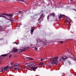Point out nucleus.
Segmentation results:
<instances>
[{"label":"nucleus","mask_w":76,"mask_h":76,"mask_svg":"<svg viewBox=\"0 0 76 76\" xmlns=\"http://www.w3.org/2000/svg\"><path fill=\"white\" fill-rule=\"evenodd\" d=\"M44 3H45V2H44V0H41L39 1L38 2L36 1L34 2V7L35 9H37V4L38 5H40L39 6H43L42 4H43Z\"/></svg>","instance_id":"f257e3e1"},{"label":"nucleus","mask_w":76,"mask_h":76,"mask_svg":"<svg viewBox=\"0 0 76 76\" xmlns=\"http://www.w3.org/2000/svg\"><path fill=\"white\" fill-rule=\"evenodd\" d=\"M44 12L43 11H41V12L40 13V14H41L40 18L38 19V20L39 22L37 23V25H39L41 23V22L43 20V18H44L45 16V15L43 13Z\"/></svg>","instance_id":"f03ea898"},{"label":"nucleus","mask_w":76,"mask_h":76,"mask_svg":"<svg viewBox=\"0 0 76 76\" xmlns=\"http://www.w3.org/2000/svg\"><path fill=\"white\" fill-rule=\"evenodd\" d=\"M11 68H13L12 66H7L5 67H2L1 68V72H4L6 71L7 69H10Z\"/></svg>","instance_id":"7ed1b4c3"},{"label":"nucleus","mask_w":76,"mask_h":76,"mask_svg":"<svg viewBox=\"0 0 76 76\" xmlns=\"http://www.w3.org/2000/svg\"><path fill=\"white\" fill-rule=\"evenodd\" d=\"M34 66H35V65L33 64H31L27 66L28 67L31 68L32 70H36L37 69L38 67H34Z\"/></svg>","instance_id":"20e7f679"},{"label":"nucleus","mask_w":76,"mask_h":76,"mask_svg":"<svg viewBox=\"0 0 76 76\" xmlns=\"http://www.w3.org/2000/svg\"><path fill=\"white\" fill-rule=\"evenodd\" d=\"M68 57H67L66 56H64L61 57V59L59 60L61 62H63V61H64L65 60H66V59H67L68 58Z\"/></svg>","instance_id":"39448f33"},{"label":"nucleus","mask_w":76,"mask_h":76,"mask_svg":"<svg viewBox=\"0 0 76 76\" xmlns=\"http://www.w3.org/2000/svg\"><path fill=\"white\" fill-rule=\"evenodd\" d=\"M37 42H40V43H43L44 45H47V43H45V42H44L42 40H41L39 39H38L37 40Z\"/></svg>","instance_id":"423d86ee"},{"label":"nucleus","mask_w":76,"mask_h":76,"mask_svg":"<svg viewBox=\"0 0 76 76\" xmlns=\"http://www.w3.org/2000/svg\"><path fill=\"white\" fill-rule=\"evenodd\" d=\"M7 27L6 26H2L1 27L0 26V31H4V29H6Z\"/></svg>","instance_id":"0eeeda50"},{"label":"nucleus","mask_w":76,"mask_h":76,"mask_svg":"<svg viewBox=\"0 0 76 76\" xmlns=\"http://www.w3.org/2000/svg\"><path fill=\"white\" fill-rule=\"evenodd\" d=\"M69 54H70V55L69 56V55L68 56L69 57H70V58L71 59H72V60H73L74 61H75V60H76L75 57H72V56H73L72 54H71V53H70Z\"/></svg>","instance_id":"6e6552de"},{"label":"nucleus","mask_w":76,"mask_h":76,"mask_svg":"<svg viewBox=\"0 0 76 76\" xmlns=\"http://www.w3.org/2000/svg\"><path fill=\"white\" fill-rule=\"evenodd\" d=\"M55 15V14L54 13H50L49 14V15H48L47 16V19L48 21H49V20H48L49 19V17H50V16H53V17H54V15Z\"/></svg>","instance_id":"1a4fd4ad"},{"label":"nucleus","mask_w":76,"mask_h":76,"mask_svg":"<svg viewBox=\"0 0 76 76\" xmlns=\"http://www.w3.org/2000/svg\"><path fill=\"white\" fill-rule=\"evenodd\" d=\"M58 59V57H56L55 58H53L51 59V60L52 61H57V60Z\"/></svg>","instance_id":"9d476101"},{"label":"nucleus","mask_w":76,"mask_h":76,"mask_svg":"<svg viewBox=\"0 0 76 76\" xmlns=\"http://www.w3.org/2000/svg\"><path fill=\"white\" fill-rule=\"evenodd\" d=\"M18 16V20H22V15H20Z\"/></svg>","instance_id":"9b49d317"},{"label":"nucleus","mask_w":76,"mask_h":76,"mask_svg":"<svg viewBox=\"0 0 76 76\" xmlns=\"http://www.w3.org/2000/svg\"><path fill=\"white\" fill-rule=\"evenodd\" d=\"M31 35H32L33 34L32 33H33V32H34V27H31Z\"/></svg>","instance_id":"f8f14e48"},{"label":"nucleus","mask_w":76,"mask_h":76,"mask_svg":"<svg viewBox=\"0 0 76 76\" xmlns=\"http://www.w3.org/2000/svg\"><path fill=\"white\" fill-rule=\"evenodd\" d=\"M25 50H26V49L25 48H22V49H20L19 51V52L20 53H21L23 51H25Z\"/></svg>","instance_id":"ddd939ff"},{"label":"nucleus","mask_w":76,"mask_h":76,"mask_svg":"<svg viewBox=\"0 0 76 76\" xmlns=\"http://www.w3.org/2000/svg\"><path fill=\"white\" fill-rule=\"evenodd\" d=\"M58 62V61H53L51 62V64H57V63Z\"/></svg>","instance_id":"4468645a"},{"label":"nucleus","mask_w":76,"mask_h":76,"mask_svg":"<svg viewBox=\"0 0 76 76\" xmlns=\"http://www.w3.org/2000/svg\"><path fill=\"white\" fill-rule=\"evenodd\" d=\"M1 17L3 18H5V19H7V17H6V16H4V15H0V18H1Z\"/></svg>","instance_id":"2eb2a0df"},{"label":"nucleus","mask_w":76,"mask_h":76,"mask_svg":"<svg viewBox=\"0 0 76 76\" xmlns=\"http://www.w3.org/2000/svg\"><path fill=\"white\" fill-rule=\"evenodd\" d=\"M13 14L12 13L10 14H7V16H9L10 17H12L13 16Z\"/></svg>","instance_id":"dca6fc26"},{"label":"nucleus","mask_w":76,"mask_h":76,"mask_svg":"<svg viewBox=\"0 0 76 76\" xmlns=\"http://www.w3.org/2000/svg\"><path fill=\"white\" fill-rule=\"evenodd\" d=\"M21 12H22L21 11H19L18 12H15V13L16 15H19L20 13H21Z\"/></svg>","instance_id":"f3484780"},{"label":"nucleus","mask_w":76,"mask_h":76,"mask_svg":"<svg viewBox=\"0 0 76 76\" xmlns=\"http://www.w3.org/2000/svg\"><path fill=\"white\" fill-rule=\"evenodd\" d=\"M14 66L15 67H17V68H19V65L18 64H15Z\"/></svg>","instance_id":"a211bd4d"},{"label":"nucleus","mask_w":76,"mask_h":76,"mask_svg":"<svg viewBox=\"0 0 76 76\" xmlns=\"http://www.w3.org/2000/svg\"><path fill=\"white\" fill-rule=\"evenodd\" d=\"M18 49H14L13 50V52L14 53H16V52H18Z\"/></svg>","instance_id":"6ab92c4d"},{"label":"nucleus","mask_w":76,"mask_h":76,"mask_svg":"<svg viewBox=\"0 0 76 76\" xmlns=\"http://www.w3.org/2000/svg\"><path fill=\"white\" fill-rule=\"evenodd\" d=\"M65 16L64 15H61L59 16V19H61L63 18V16Z\"/></svg>","instance_id":"aec40b11"},{"label":"nucleus","mask_w":76,"mask_h":76,"mask_svg":"<svg viewBox=\"0 0 76 76\" xmlns=\"http://www.w3.org/2000/svg\"><path fill=\"white\" fill-rule=\"evenodd\" d=\"M9 19L11 21V22H12V21H13V18H12L11 17H9Z\"/></svg>","instance_id":"412c9836"},{"label":"nucleus","mask_w":76,"mask_h":76,"mask_svg":"<svg viewBox=\"0 0 76 76\" xmlns=\"http://www.w3.org/2000/svg\"><path fill=\"white\" fill-rule=\"evenodd\" d=\"M1 56L2 57H5L6 56H7V54H4L3 55H1Z\"/></svg>","instance_id":"4be33fe9"},{"label":"nucleus","mask_w":76,"mask_h":76,"mask_svg":"<svg viewBox=\"0 0 76 76\" xmlns=\"http://www.w3.org/2000/svg\"><path fill=\"white\" fill-rule=\"evenodd\" d=\"M0 15H5V16H7V14H1L0 13Z\"/></svg>","instance_id":"5701e85b"},{"label":"nucleus","mask_w":76,"mask_h":76,"mask_svg":"<svg viewBox=\"0 0 76 76\" xmlns=\"http://www.w3.org/2000/svg\"><path fill=\"white\" fill-rule=\"evenodd\" d=\"M69 20L67 19H66V23H68L69 22Z\"/></svg>","instance_id":"b1692460"},{"label":"nucleus","mask_w":76,"mask_h":76,"mask_svg":"<svg viewBox=\"0 0 76 76\" xmlns=\"http://www.w3.org/2000/svg\"><path fill=\"white\" fill-rule=\"evenodd\" d=\"M44 64V63L43 62H41L39 64V65L40 66V65H43Z\"/></svg>","instance_id":"393cba45"},{"label":"nucleus","mask_w":76,"mask_h":76,"mask_svg":"<svg viewBox=\"0 0 76 76\" xmlns=\"http://www.w3.org/2000/svg\"><path fill=\"white\" fill-rule=\"evenodd\" d=\"M19 69V68H15V70H18Z\"/></svg>","instance_id":"a878e982"},{"label":"nucleus","mask_w":76,"mask_h":76,"mask_svg":"<svg viewBox=\"0 0 76 76\" xmlns=\"http://www.w3.org/2000/svg\"><path fill=\"white\" fill-rule=\"evenodd\" d=\"M31 18H32V20L31 19L30 20L31 21H32V19H33V18L34 17V15H33V17H31Z\"/></svg>","instance_id":"bb28decb"},{"label":"nucleus","mask_w":76,"mask_h":76,"mask_svg":"<svg viewBox=\"0 0 76 76\" xmlns=\"http://www.w3.org/2000/svg\"><path fill=\"white\" fill-rule=\"evenodd\" d=\"M19 1H22V2H25L24 0H20Z\"/></svg>","instance_id":"cd10ccee"},{"label":"nucleus","mask_w":76,"mask_h":76,"mask_svg":"<svg viewBox=\"0 0 76 76\" xmlns=\"http://www.w3.org/2000/svg\"><path fill=\"white\" fill-rule=\"evenodd\" d=\"M14 44H16V45H18L19 44V42H15L14 43Z\"/></svg>","instance_id":"c85d7f7f"},{"label":"nucleus","mask_w":76,"mask_h":76,"mask_svg":"<svg viewBox=\"0 0 76 76\" xmlns=\"http://www.w3.org/2000/svg\"><path fill=\"white\" fill-rule=\"evenodd\" d=\"M29 59V60H34V58H30Z\"/></svg>","instance_id":"c756f323"},{"label":"nucleus","mask_w":76,"mask_h":76,"mask_svg":"<svg viewBox=\"0 0 76 76\" xmlns=\"http://www.w3.org/2000/svg\"><path fill=\"white\" fill-rule=\"evenodd\" d=\"M64 16H65V17H66V19H69V18H68L67 17V16H66L65 15Z\"/></svg>","instance_id":"7c9ffc66"},{"label":"nucleus","mask_w":76,"mask_h":76,"mask_svg":"<svg viewBox=\"0 0 76 76\" xmlns=\"http://www.w3.org/2000/svg\"><path fill=\"white\" fill-rule=\"evenodd\" d=\"M12 55H10V56H9V58H10L11 57H12Z\"/></svg>","instance_id":"2f4dec72"},{"label":"nucleus","mask_w":76,"mask_h":76,"mask_svg":"<svg viewBox=\"0 0 76 76\" xmlns=\"http://www.w3.org/2000/svg\"><path fill=\"white\" fill-rule=\"evenodd\" d=\"M34 50H38V48H37L35 47L34 48Z\"/></svg>","instance_id":"473e14b6"},{"label":"nucleus","mask_w":76,"mask_h":76,"mask_svg":"<svg viewBox=\"0 0 76 76\" xmlns=\"http://www.w3.org/2000/svg\"><path fill=\"white\" fill-rule=\"evenodd\" d=\"M60 42L61 44H63V41H60Z\"/></svg>","instance_id":"72a5a7b5"},{"label":"nucleus","mask_w":76,"mask_h":76,"mask_svg":"<svg viewBox=\"0 0 76 76\" xmlns=\"http://www.w3.org/2000/svg\"><path fill=\"white\" fill-rule=\"evenodd\" d=\"M69 19L70 20L71 22H72V20L70 18H69Z\"/></svg>","instance_id":"f704fd0d"},{"label":"nucleus","mask_w":76,"mask_h":76,"mask_svg":"<svg viewBox=\"0 0 76 76\" xmlns=\"http://www.w3.org/2000/svg\"><path fill=\"white\" fill-rule=\"evenodd\" d=\"M20 25H21V24H19V25L18 26V27H20Z\"/></svg>","instance_id":"c9c22d12"},{"label":"nucleus","mask_w":76,"mask_h":76,"mask_svg":"<svg viewBox=\"0 0 76 76\" xmlns=\"http://www.w3.org/2000/svg\"><path fill=\"white\" fill-rule=\"evenodd\" d=\"M13 63V62H11V63H10V64H11V65H12V64Z\"/></svg>","instance_id":"e433bc0d"},{"label":"nucleus","mask_w":76,"mask_h":76,"mask_svg":"<svg viewBox=\"0 0 76 76\" xmlns=\"http://www.w3.org/2000/svg\"><path fill=\"white\" fill-rule=\"evenodd\" d=\"M47 1H51V0H47Z\"/></svg>","instance_id":"4c0bfd02"},{"label":"nucleus","mask_w":76,"mask_h":76,"mask_svg":"<svg viewBox=\"0 0 76 76\" xmlns=\"http://www.w3.org/2000/svg\"><path fill=\"white\" fill-rule=\"evenodd\" d=\"M56 4H57L56 5V6H58V3H56Z\"/></svg>","instance_id":"58836bf2"},{"label":"nucleus","mask_w":76,"mask_h":76,"mask_svg":"<svg viewBox=\"0 0 76 76\" xmlns=\"http://www.w3.org/2000/svg\"><path fill=\"white\" fill-rule=\"evenodd\" d=\"M49 5H50V4H48V5H47V6H49Z\"/></svg>","instance_id":"ea45409f"},{"label":"nucleus","mask_w":76,"mask_h":76,"mask_svg":"<svg viewBox=\"0 0 76 76\" xmlns=\"http://www.w3.org/2000/svg\"><path fill=\"white\" fill-rule=\"evenodd\" d=\"M40 60H41V61H43V59H40Z\"/></svg>","instance_id":"a19ab883"},{"label":"nucleus","mask_w":76,"mask_h":76,"mask_svg":"<svg viewBox=\"0 0 76 76\" xmlns=\"http://www.w3.org/2000/svg\"><path fill=\"white\" fill-rule=\"evenodd\" d=\"M0 1H5V0H0Z\"/></svg>","instance_id":"79ce46f5"},{"label":"nucleus","mask_w":76,"mask_h":76,"mask_svg":"<svg viewBox=\"0 0 76 76\" xmlns=\"http://www.w3.org/2000/svg\"><path fill=\"white\" fill-rule=\"evenodd\" d=\"M73 9V10H75V12H76V10H75V9Z\"/></svg>","instance_id":"37998d69"},{"label":"nucleus","mask_w":76,"mask_h":76,"mask_svg":"<svg viewBox=\"0 0 76 76\" xmlns=\"http://www.w3.org/2000/svg\"><path fill=\"white\" fill-rule=\"evenodd\" d=\"M30 58V57H26V58H29V59Z\"/></svg>","instance_id":"c03bdc74"},{"label":"nucleus","mask_w":76,"mask_h":76,"mask_svg":"<svg viewBox=\"0 0 76 76\" xmlns=\"http://www.w3.org/2000/svg\"><path fill=\"white\" fill-rule=\"evenodd\" d=\"M39 14H37V15H36V16H38V15Z\"/></svg>","instance_id":"a18cd8bd"},{"label":"nucleus","mask_w":76,"mask_h":76,"mask_svg":"<svg viewBox=\"0 0 76 76\" xmlns=\"http://www.w3.org/2000/svg\"><path fill=\"white\" fill-rule=\"evenodd\" d=\"M69 65L70 64H71L70 63V61H69Z\"/></svg>","instance_id":"49530a36"},{"label":"nucleus","mask_w":76,"mask_h":76,"mask_svg":"<svg viewBox=\"0 0 76 76\" xmlns=\"http://www.w3.org/2000/svg\"><path fill=\"white\" fill-rule=\"evenodd\" d=\"M9 0H5V1H9Z\"/></svg>","instance_id":"de8ad7c7"},{"label":"nucleus","mask_w":76,"mask_h":76,"mask_svg":"<svg viewBox=\"0 0 76 76\" xmlns=\"http://www.w3.org/2000/svg\"><path fill=\"white\" fill-rule=\"evenodd\" d=\"M70 1H73V0H70Z\"/></svg>","instance_id":"09e8293b"},{"label":"nucleus","mask_w":76,"mask_h":76,"mask_svg":"<svg viewBox=\"0 0 76 76\" xmlns=\"http://www.w3.org/2000/svg\"><path fill=\"white\" fill-rule=\"evenodd\" d=\"M27 11H28V10L26 11H25V12H27Z\"/></svg>","instance_id":"8fccbe9b"},{"label":"nucleus","mask_w":76,"mask_h":76,"mask_svg":"<svg viewBox=\"0 0 76 76\" xmlns=\"http://www.w3.org/2000/svg\"><path fill=\"white\" fill-rule=\"evenodd\" d=\"M45 59L46 60H47V59H48V58H46Z\"/></svg>","instance_id":"3c124183"},{"label":"nucleus","mask_w":76,"mask_h":76,"mask_svg":"<svg viewBox=\"0 0 76 76\" xmlns=\"http://www.w3.org/2000/svg\"><path fill=\"white\" fill-rule=\"evenodd\" d=\"M1 39H0V40H1Z\"/></svg>","instance_id":"603ef678"},{"label":"nucleus","mask_w":76,"mask_h":76,"mask_svg":"<svg viewBox=\"0 0 76 76\" xmlns=\"http://www.w3.org/2000/svg\"><path fill=\"white\" fill-rule=\"evenodd\" d=\"M46 42H47V43H48V42H47V41H46Z\"/></svg>","instance_id":"864d4df0"},{"label":"nucleus","mask_w":76,"mask_h":76,"mask_svg":"<svg viewBox=\"0 0 76 76\" xmlns=\"http://www.w3.org/2000/svg\"><path fill=\"white\" fill-rule=\"evenodd\" d=\"M0 57H1V56H0Z\"/></svg>","instance_id":"5fc2aeb1"},{"label":"nucleus","mask_w":76,"mask_h":76,"mask_svg":"<svg viewBox=\"0 0 76 76\" xmlns=\"http://www.w3.org/2000/svg\"><path fill=\"white\" fill-rule=\"evenodd\" d=\"M61 3V2H60V4Z\"/></svg>","instance_id":"6e6d98bb"}]
</instances>
